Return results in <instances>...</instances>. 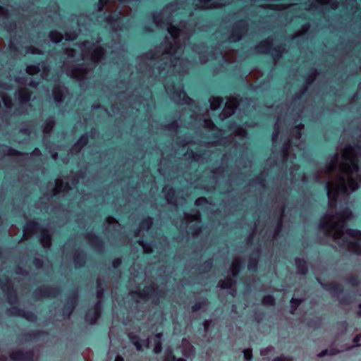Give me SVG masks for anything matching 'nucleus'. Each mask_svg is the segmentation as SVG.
<instances>
[{
    "mask_svg": "<svg viewBox=\"0 0 361 361\" xmlns=\"http://www.w3.org/2000/svg\"><path fill=\"white\" fill-rule=\"evenodd\" d=\"M355 152V149L351 147L345 149L343 154V162L337 181L326 185L330 208L335 207L341 195H348L359 187V173Z\"/></svg>",
    "mask_w": 361,
    "mask_h": 361,
    "instance_id": "1",
    "label": "nucleus"
},
{
    "mask_svg": "<svg viewBox=\"0 0 361 361\" xmlns=\"http://www.w3.org/2000/svg\"><path fill=\"white\" fill-rule=\"evenodd\" d=\"M350 215V212L345 211L331 217L326 216L322 219L320 226L326 229L334 238L341 239L343 243L353 245L355 242L351 238L361 240V231L345 229L344 220L348 219Z\"/></svg>",
    "mask_w": 361,
    "mask_h": 361,
    "instance_id": "2",
    "label": "nucleus"
},
{
    "mask_svg": "<svg viewBox=\"0 0 361 361\" xmlns=\"http://www.w3.org/2000/svg\"><path fill=\"white\" fill-rule=\"evenodd\" d=\"M161 334H156L153 338L145 340H140L137 337H130L133 344L139 351L143 350L145 348H149V345H153V351L154 353L161 352Z\"/></svg>",
    "mask_w": 361,
    "mask_h": 361,
    "instance_id": "3",
    "label": "nucleus"
},
{
    "mask_svg": "<svg viewBox=\"0 0 361 361\" xmlns=\"http://www.w3.org/2000/svg\"><path fill=\"white\" fill-rule=\"evenodd\" d=\"M167 30L169 33L170 37L173 41V46H171L169 49V52L166 54L171 56L176 55L178 53L181 52V49L179 47V42L180 37L184 35L183 32L174 26L167 27Z\"/></svg>",
    "mask_w": 361,
    "mask_h": 361,
    "instance_id": "4",
    "label": "nucleus"
},
{
    "mask_svg": "<svg viewBox=\"0 0 361 361\" xmlns=\"http://www.w3.org/2000/svg\"><path fill=\"white\" fill-rule=\"evenodd\" d=\"M198 1L203 8H216L221 5L216 0H198Z\"/></svg>",
    "mask_w": 361,
    "mask_h": 361,
    "instance_id": "5",
    "label": "nucleus"
},
{
    "mask_svg": "<svg viewBox=\"0 0 361 361\" xmlns=\"http://www.w3.org/2000/svg\"><path fill=\"white\" fill-rule=\"evenodd\" d=\"M223 99L220 97H212L209 100L211 109L216 110L219 109L223 104Z\"/></svg>",
    "mask_w": 361,
    "mask_h": 361,
    "instance_id": "6",
    "label": "nucleus"
},
{
    "mask_svg": "<svg viewBox=\"0 0 361 361\" xmlns=\"http://www.w3.org/2000/svg\"><path fill=\"white\" fill-rule=\"evenodd\" d=\"M62 36L56 32L50 33V39L53 42L57 43L61 41Z\"/></svg>",
    "mask_w": 361,
    "mask_h": 361,
    "instance_id": "7",
    "label": "nucleus"
},
{
    "mask_svg": "<svg viewBox=\"0 0 361 361\" xmlns=\"http://www.w3.org/2000/svg\"><path fill=\"white\" fill-rule=\"evenodd\" d=\"M262 302L265 305H272L274 303V298L271 295L264 297Z\"/></svg>",
    "mask_w": 361,
    "mask_h": 361,
    "instance_id": "8",
    "label": "nucleus"
},
{
    "mask_svg": "<svg viewBox=\"0 0 361 361\" xmlns=\"http://www.w3.org/2000/svg\"><path fill=\"white\" fill-rule=\"evenodd\" d=\"M41 241L44 246H48L50 243L49 236L47 235H43L41 238Z\"/></svg>",
    "mask_w": 361,
    "mask_h": 361,
    "instance_id": "9",
    "label": "nucleus"
},
{
    "mask_svg": "<svg viewBox=\"0 0 361 361\" xmlns=\"http://www.w3.org/2000/svg\"><path fill=\"white\" fill-rule=\"evenodd\" d=\"M245 359L250 361L252 358V352L250 349H246L243 351Z\"/></svg>",
    "mask_w": 361,
    "mask_h": 361,
    "instance_id": "10",
    "label": "nucleus"
},
{
    "mask_svg": "<svg viewBox=\"0 0 361 361\" xmlns=\"http://www.w3.org/2000/svg\"><path fill=\"white\" fill-rule=\"evenodd\" d=\"M102 54V50L101 49H97L95 50V54L93 56L94 61H97L99 59L100 55Z\"/></svg>",
    "mask_w": 361,
    "mask_h": 361,
    "instance_id": "11",
    "label": "nucleus"
},
{
    "mask_svg": "<svg viewBox=\"0 0 361 361\" xmlns=\"http://www.w3.org/2000/svg\"><path fill=\"white\" fill-rule=\"evenodd\" d=\"M300 302L299 300L292 298L290 300L292 309H295L300 305Z\"/></svg>",
    "mask_w": 361,
    "mask_h": 361,
    "instance_id": "12",
    "label": "nucleus"
},
{
    "mask_svg": "<svg viewBox=\"0 0 361 361\" xmlns=\"http://www.w3.org/2000/svg\"><path fill=\"white\" fill-rule=\"evenodd\" d=\"M353 343L355 346L361 345V334L354 338Z\"/></svg>",
    "mask_w": 361,
    "mask_h": 361,
    "instance_id": "13",
    "label": "nucleus"
},
{
    "mask_svg": "<svg viewBox=\"0 0 361 361\" xmlns=\"http://www.w3.org/2000/svg\"><path fill=\"white\" fill-rule=\"evenodd\" d=\"M273 348H267L265 349H263L261 350V355H268L269 353L272 352Z\"/></svg>",
    "mask_w": 361,
    "mask_h": 361,
    "instance_id": "14",
    "label": "nucleus"
},
{
    "mask_svg": "<svg viewBox=\"0 0 361 361\" xmlns=\"http://www.w3.org/2000/svg\"><path fill=\"white\" fill-rule=\"evenodd\" d=\"M274 361H290V360L288 357H286L284 356H281L279 357H276Z\"/></svg>",
    "mask_w": 361,
    "mask_h": 361,
    "instance_id": "15",
    "label": "nucleus"
},
{
    "mask_svg": "<svg viewBox=\"0 0 361 361\" xmlns=\"http://www.w3.org/2000/svg\"><path fill=\"white\" fill-rule=\"evenodd\" d=\"M37 69V67L35 66H28L27 68V72L29 73V74H32L33 72H34V70Z\"/></svg>",
    "mask_w": 361,
    "mask_h": 361,
    "instance_id": "16",
    "label": "nucleus"
},
{
    "mask_svg": "<svg viewBox=\"0 0 361 361\" xmlns=\"http://www.w3.org/2000/svg\"><path fill=\"white\" fill-rule=\"evenodd\" d=\"M154 23H156V25H157L158 26H161L160 20H159V15L154 16Z\"/></svg>",
    "mask_w": 361,
    "mask_h": 361,
    "instance_id": "17",
    "label": "nucleus"
},
{
    "mask_svg": "<svg viewBox=\"0 0 361 361\" xmlns=\"http://www.w3.org/2000/svg\"><path fill=\"white\" fill-rule=\"evenodd\" d=\"M87 136H82L79 140V142H82L83 144H85L87 142Z\"/></svg>",
    "mask_w": 361,
    "mask_h": 361,
    "instance_id": "18",
    "label": "nucleus"
},
{
    "mask_svg": "<svg viewBox=\"0 0 361 361\" xmlns=\"http://www.w3.org/2000/svg\"><path fill=\"white\" fill-rule=\"evenodd\" d=\"M205 201V199L204 198H200V199H197L196 201H195V204L197 205H199L202 202H204Z\"/></svg>",
    "mask_w": 361,
    "mask_h": 361,
    "instance_id": "19",
    "label": "nucleus"
},
{
    "mask_svg": "<svg viewBox=\"0 0 361 361\" xmlns=\"http://www.w3.org/2000/svg\"><path fill=\"white\" fill-rule=\"evenodd\" d=\"M326 354H327V350H323V351H322L321 353H319L318 355H319V357H322V356L326 355Z\"/></svg>",
    "mask_w": 361,
    "mask_h": 361,
    "instance_id": "20",
    "label": "nucleus"
},
{
    "mask_svg": "<svg viewBox=\"0 0 361 361\" xmlns=\"http://www.w3.org/2000/svg\"><path fill=\"white\" fill-rule=\"evenodd\" d=\"M114 361H123V359L121 357L117 356V357L115 358V360H114Z\"/></svg>",
    "mask_w": 361,
    "mask_h": 361,
    "instance_id": "21",
    "label": "nucleus"
},
{
    "mask_svg": "<svg viewBox=\"0 0 361 361\" xmlns=\"http://www.w3.org/2000/svg\"><path fill=\"white\" fill-rule=\"evenodd\" d=\"M277 136H278V133H274L273 134V135H272V137H273V140L276 139V138L277 137Z\"/></svg>",
    "mask_w": 361,
    "mask_h": 361,
    "instance_id": "22",
    "label": "nucleus"
},
{
    "mask_svg": "<svg viewBox=\"0 0 361 361\" xmlns=\"http://www.w3.org/2000/svg\"><path fill=\"white\" fill-rule=\"evenodd\" d=\"M74 38L75 37H68V36L66 37V40H73Z\"/></svg>",
    "mask_w": 361,
    "mask_h": 361,
    "instance_id": "23",
    "label": "nucleus"
},
{
    "mask_svg": "<svg viewBox=\"0 0 361 361\" xmlns=\"http://www.w3.org/2000/svg\"><path fill=\"white\" fill-rule=\"evenodd\" d=\"M233 111H233V109H229V112H228V113H229L230 114H233Z\"/></svg>",
    "mask_w": 361,
    "mask_h": 361,
    "instance_id": "24",
    "label": "nucleus"
},
{
    "mask_svg": "<svg viewBox=\"0 0 361 361\" xmlns=\"http://www.w3.org/2000/svg\"><path fill=\"white\" fill-rule=\"evenodd\" d=\"M359 314L361 315V305H360V307H359Z\"/></svg>",
    "mask_w": 361,
    "mask_h": 361,
    "instance_id": "25",
    "label": "nucleus"
},
{
    "mask_svg": "<svg viewBox=\"0 0 361 361\" xmlns=\"http://www.w3.org/2000/svg\"><path fill=\"white\" fill-rule=\"evenodd\" d=\"M183 353L184 355H187V352L185 351V350H183Z\"/></svg>",
    "mask_w": 361,
    "mask_h": 361,
    "instance_id": "26",
    "label": "nucleus"
},
{
    "mask_svg": "<svg viewBox=\"0 0 361 361\" xmlns=\"http://www.w3.org/2000/svg\"><path fill=\"white\" fill-rule=\"evenodd\" d=\"M12 357H13V359H16V355H15V354H13V355H12Z\"/></svg>",
    "mask_w": 361,
    "mask_h": 361,
    "instance_id": "27",
    "label": "nucleus"
},
{
    "mask_svg": "<svg viewBox=\"0 0 361 361\" xmlns=\"http://www.w3.org/2000/svg\"><path fill=\"white\" fill-rule=\"evenodd\" d=\"M219 286H220L222 288H226V286H223V285H219Z\"/></svg>",
    "mask_w": 361,
    "mask_h": 361,
    "instance_id": "28",
    "label": "nucleus"
},
{
    "mask_svg": "<svg viewBox=\"0 0 361 361\" xmlns=\"http://www.w3.org/2000/svg\"><path fill=\"white\" fill-rule=\"evenodd\" d=\"M183 344H185H185H187V343H188V341H183Z\"/></svg>",
    "mask_w": 361,
    "mask_h": 361,
    "instance_id": "29",
    "label": "nucleus"
},
{
    "mask_svg": "<svg viewBox=\"0 0 361 361\" xmlns=\"http://www.w3.org/2000/svg\"><path fill=\"white\" fill-rule=\"evenodd\" d=\"M114 267H116V262H115L114 263Z\"/></svg>",
    "mask_w": 361,
    "mask_h": 361,
    "instance_id": "30",
    "label": "nucleus"
},
{
    "mask_svg": "<svg viewBox=\"0 0 361 361\" xmlns=\"http://www.w3.org/2000/svg\"><path fill=\"white\" fill-rule=\"evenodd\" d=\"M227 111V109H224V112H226Z\"/></svg>",
    "mask_w": 361,
    "mask_h": 361,
    "instance_id": "31",
    "label": "nucleus"
},
{
    "mask_svg": "<svg viewBox=\"0 0 361 361\" xmlns=\"http://www.w3.org/2000/svg\"><path fill=\"white\" fill-rule=\"evenodd\" d=\"M188 345H189V348H191V345H190V343H187Z\"/></svg>",
    "mask_w": 361,
    "mask_h": 361,
    "instance_id": "32",
    "label": "nucleus"
},
{
    "mask_svg": "<svg viewBox=\"0 0 361 361\" xmlns=\"http://www.w3.org/2000/svg\"><path fill=\"white\" fill-rule=\"evenodd\" d=\"M188 345H189V348H191V345H190V343H187Z\"/></svg>",
    "mask_w": 361,
    "mask_h": 361,
    "instance_id": "33",
    "label": "nucleus"
}]
</instances>
